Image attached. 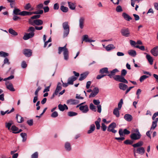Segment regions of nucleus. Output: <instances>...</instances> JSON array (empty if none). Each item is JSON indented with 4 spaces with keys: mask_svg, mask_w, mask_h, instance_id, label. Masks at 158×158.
I'll return each instance as SVG.
<instances>
[{
    "mask_svg": "<svg viewBox=\"0 0 158 158\" xmlns=\"http://www.w3.org/2000/svg\"><path fill=\"white\" fill-rule=\"evenodd\" d=\"M62 87L61 86V84L60 82H59L58 83L57 86L56 87V89L55 92H56V93L58 94L59 92L61 89Z\"/></svg>",
    "mask_w": 158,
    "mask_h": 158,
    "instance_id": "nucleus-32",
    "label": "nucleus"
},
{
    "mask_svg": "<svg viewBox=\"0 0 158 158\" xmlns=\"http://www.w3.org/2000/svg\"><path fill=\"white\" fill-rule=\"evenodd\" d=\"M27 64H26L25 61H23L22 62L21 64V66L23 68H25L27 67Z\"/></svg>",
    "mask_w": 158,
    "mask_h": 158,
    "instance_id": "nucleus-56",
    "label": "nucleus"
},
{
    "mask_svg": "<svg viewBox=\"0 0 158 158\" xmlns=\"http://www.w3.org/2000/svg\"><path fill=\"white\" fill-rule=\"evenodd\" d=\"M101 125H102L101 127L103 131H105L107 128L106 126L103 123H102Z\"/></svg>",
    "mask_w": 158,
    "mask_h": 158,
    "instance_id": "nucleus-57",
    "label": "nucleus"
},
{
    "mask_svg": "<svg viewBox=\"0 0 158 158\" xmlns=\"http://www.w3.org/2000/svg\"><path fill=\"white\" fill-rule=\"evenodd\" d=\"M100 73H109L108 69L106 67L104 68L100 69Z\"/></svg>",
    "mask_w": 158,
    "mask_h": 158,
    "instance_id": "nucleus-36",
    "label": "nucleus"
},
{
    "mask_svg": "<svg viewBox=\"0 0 158 158\" xmlns=\"http://www.w3.org/2000/svg\"><path fill=\"white\" fill-rule=\"evenodd\" d=\"M59 8V5L57 3H55L54 4L53 6V9L55 10H58Z\"/></svg>",
    "mask_w": 158,
    "mask_h": 158,
    "instance_id": "nucleus-64",
    "label": "nucleus"
},
{
    "mask_svg": "<svg viewBox=\"0 0 158 158\" xmlns=\"http://www.w3.org/2000/svg\"><path fill=\"white\" fill-rule=\"evenodd\" d=\"M93 102L94 105H97V106L100 105V102L99 100L94 99Z\"/></svg>",
    "mask_w": 158,
    "mask_h": 158,
    "instance_id": "nucleus-54",
    "label": "nucleus"
},
{
    "mask_svg": "<svg viewBox=\"0 0 158 158\" xmlns=\"http://www.w3.org/2000/svg\"><path fill=\"white\" fill-rule=\"evenodd\" d=\"M58 116V113L56 111L53 112L51 115V116L52 118H56Z\"/></svg>",
    "mask_w": 158,
    "mask_h": 158,
    "instance_id": "nucleus-53",
    "label": "nucleus"
},
{
    "mask_svg": "<svg viewBox=\"0 0 158 158\" xmlns=\"http://www.w3.org/2000/svg\"><path fill=\"white\" fill-rule=\"evenodd\" d=\"M115 47L113 44H109L105 47L106 50L109 51L115 48Z\"/></svg>",
    "mask_w": 158,
    "mask_h": 158,
    "instance_id": "nucleus-26",
    "label": "nucleus"
},
{
    "mask_svg": "<svg viewBox=\"0 0 158 158\" xmlns=\"http://www.w3.org/2000/svg\"><path fill=\"white\" fill-rule=\"evenodd\" d=\"M5 124L6 127L9 130H10V127L12 124V121H10L9 123H6Z\"/></svg>",
    "mask_w": 158,
    "mask_h": 158,
    "instance_id": "nucleus-45",
    "label": "nucleus"
},
{
    "mask_svg": "<svg viewBox=\"0 0 158 158\" xmlns=\"http://www.w3.org/2000/svg\"><path fill=\"white\" fill-rule=\"evenodd\" d=\"M137 153L142 155L144 153L145 151L144 148L142 147L137 148Z\"/></svg>",
    "mask_w": 158,
    "mask_h": 158,
    "instance_id": "nucleus-29",
    "label": "nucleus"
},
{
    "mask_svg": "<svg viewBox=\"0 0 158 158\" xmlns=\"http://www.w3.org/2000/svg\"><path fill=\"white\" fill-rule=\"evenodd\" d=\"M66 44L63 47H59L58 48V54H60L62 51H63L64 59L65 60H68L69 59V52L67 48H66Z\"/></svg>",
    "mask_w": 158,
    "mask_h": 158,
    "instance_id": "nucleus-2",
    "label": "nucleus"
},
{
    "mask_svg": "<svg viewBox=\"0 0 158 158\" xmlns=\"http://www.w3.org/2000/svg\"><path fill=\"white\" fill-rule=\"evenodd\" d=\"M123 103V100L122 99H120L119 102L118 104V107L117 108L118 109L120 110L121 108L122 105Z\"/></svg>",
    "mask_w": 158,
    "mask_h": 158,
    "instance_id": "nucleus-47",
    "label": "nucleus"
},
{
    "mask_svg": "<svg viewBox=\"0 0 158 158\" xmlns=\"http://www.w3.org/2000/svg\"><path fill=\"white\" fill-rule=\"evenodd\" d=\"M41 89V88L40 86H39L37 89L35 90V95L38 96V93L40 90Z\"/></svg>",
    "mask_w": 158,
    "mask_h": 158,
    "instance_id": "nucleus-62",
    "label": "nucleus"
},
{
    "mask_svg": "<svg viewBox=\"0 0 158 158\" xmlns=\"http://www.w3.org/2000/svg\"><path fill=\"white\" fill-rule=\"evenodd\" d=\"M133 142L130 140L127 139L124 142V143L126 144H132Z\"/></svg>",
    "mask_w": 158,
    "mask_h": 158,
    "instance_id": "nucleus-51",
    "label": "nucleus"
},
{
    "mask_svg": "<svg viewBox=\"0 0 158 158\" xmlns=\"http://www.w3.org/2000/svg\"><path fill=\"white\" fill-rule=\"evenodd\" d=\"M95 127L94 124H91L90 127L89 129L87 131L88 134H90L92 133L95 130Z\"/></svg>",
    "mask_w": 158,
    "mask_h": 158,
    "instance_id": "nucleus-27",
    "label": "nucleus"
},
{
    "mask_svg": "<svg viewBox=\"0 0 158 158\" xmlns=\"http://www.w3.org/2000/svg\"><path fill=\"white\" fill-rule=\"evenodd\" d=\"M118 72L119 71L117 69H113L110 72V73L109 74L107 75L110 78H111L113 77V76L115 75V73H118Z\"/></svg>",
    "mask_w": 158,
    "mask_h": 158,
    "instance_id": "nucleus-18",
    "label": "nucleus"
},
{
    "mask_svg": "<svg viewBox=\"0 0 158 158\" xmlns=\"http://www.w3.org/2000/svg\"><path fill=\"white\" fill-rule=\"evenodd\" d=\"M124 118L128 122L131 121L133 118L132 116L129 114H126L124 116Z\"/></svg>",
    "mask_w": 158,
    "mask_h": 158,
    "instance_id": "nucleus-22",
    "label": "nucleus"
},
{
    "mask_svg": "<svg viewBox=\"0 0 158 158\" xmlns=\"http://www.w3.org/2000/svg\"><path fill=\"white\" fill-rule=\"evenodd\" d=\"M27 123L29 126H32L33 124V120L32 119L28 120L27 121Z\"/></svg>",
    "mask_w": 158,
    "mask_h": 158,
    "instance_id": "nucleus-63",
    "label": "nucleus"
},
{
    "mask_svg": "<svg viewBox=\"0 0 158 158\" xmlns=\"http://www.w3.org/2000/svg\"><path fill=\"white\" fill-rule=\"evenodd\" d=\"M143 143L142 141H139L138 142L133 144L132 146L134 148L140 147L143 145Z\"/></svg>",
    "mask_w": 158,
    "mask_h": 158,
    "instance_id": "nucleus-35",
    "label": "nucleus"
},
{
    "mask_svg": "<svg viewBox=\"0 0 158 158\" xmlns=\"http://www.w3.org/2000/svg\"><path fill=\"white\" fill-rule=\"evenodd\" d=\"M77 113L73 111H69L68 113V115L69 116L72 117L77 115Z\"/></svg>",
    "mask_w": 158,
    "mask_h": 158,
    "instance_id": "nucleus-43",
    "label": "nucleus"
},
{
    "mask_svg": "<svg viewBox=\"0 0 158 158\" xmlns=\"http://www.w3.org/2000/svg\"><path fill=\"white\" fill-rule=\"evenodd\" d=\"M116 10L117 12H120L123 11V9L121 7V6H118L116 9Z\"/></svg>",
    "mask_w": 158,
    "mask_h": 158,
    "instance_id": "nucleus-50",
    "label": "nucleus"
},
{
    "mask_svg": "<svg viewBox=\"0 0 158 158\" xmlns=\"http://www.w3.org/2000/svg\"><path fill=\"white\" fill-rule=\"evenodd\" d=\"M127 71L125 69H122L121 71V75L123 77L125 76L127 74Z\"/></svg>",
    "mask_w": 158,
    "mask_h": 158,
    "instance_id": "nucleus-52",
    "label": "nucleus"
},
{
    "mask_svg": "<svg viewBox=\"0 0 158 158\" xmlns=\"http://www.w3.org/2000/svg\"><path fill=\"white\" fill-rule=\"evenodd\" d=\"M59 109L61 111H64L65 109L68 110V106L65 104L63 105L60 104L58 105Z\"/></svg>",
    "mask_w": 158,
    "mask_h": 158,
    "instance_id": "nucleus-17",
    "label": "nucleus"
},
{
    "mask_svg": "<svg viewBox=\"0 0 158 158\" xmlns=\"http://www.w3.org/2000/svg\"><path fill=\"white\" fill-rule=\"evenodd\" d=\"M116 127V123L114 122L112 123L108 127L107 131L109 132H111L113 133H115L117 132V131L114 129Z\"/></svg>",
    "mask_w": 158,
    "mask_h": 158,
    "instance_id": "nucleus-6",
    "label": "nucleus"
},
{
    "mask_svg": "<svg viewBox=\"0 0 158 158\" xmlns=\"http://www.w3.org/2000/svg\"><path fill=\"white\" fill-rule=\"evenodd\" d=\"M141 137V135L139 132L138 134L133 133L131 134L130 135L131 139L133 140H138L140 139Z\"/></svg>",
    "mask_w": 158,
    "mask_h": 158,
    "instance_id": "nucleus-8",
    "label": "nucleus"
},
{
    "mask_svg": "<svg viewBox=\"0 0 158 158\" xmlns=\"http://www.w3.org/2000/svg\"><path fill=\"white\" fill-rule=\"evenodd\" d=\"M79 101L77 100L71 99H69L67 101V103L70 105H76L78 104Z\"/></svg>",
    "mask_w": 158,
    "mask_h": 158,
    "instance_id": "nucleus-11",
    "label": "nucleus"
},
{
    "mask_svg": "<svg viewBox=\"0 0 158 158\" xmlns=\"http://www.w3.org/2000/svg\"><path fill=\"white\" fill-rule=\"evenodd\" d=\"M62 26L64 30L63 34V37L65 38L67 36L69 32V26L68 22H65L62 24Z\"/></svg>",
    "mask_w": 158,
    "mask_h": 158,
    "instance_id": "nucleus-3",
    "label": "nucleus"
},
{
    "mask_svg": "<svg viewBox=\"0 0 158 158\" xmlns=\"http://www.w3.org/2000/svg\"><path fill=\"white\" fill-rule=\"evenodd\" d=\"M90 109L92 111L96 112V106L94 105L92 103H91L89 105Z\"/></svg>",
    "mask_w": 158,
    "mask_h": 158,
    "instance_id": "nucleus-44",
    "label": "nucleus"
},
{
    "mask_svg": "<svg viewBox=\"0 0 158 158\" xmlns=\"http://www.w3.org/2000/svg\"><path fill=\"white\" fill-rule=\"evenodd\" d=\"M119 109L117 108H115L113 110V114L116 116L117 117H118L119 116Z\"/></svg>",
    "mask_w": 158,
    "mask_h": 158,
    "instance_id": "nucleus-33",
    "label": "nucleus"
},
{
    "mask_svg": "<svg viewBox=\"0 0 158 158\" xmlns=\"http://www.w3.org/2000/svg\"><path fill=\"white\" fill-rule=\"evenodd\" d=\"M144 54L146 55V58L149 62L150 64L151 65L152 64L153 60L152 57H151L150 55L146 53H145Z\"/></svg>",
    "mask_w": 158,
    "mask_h": 158,
    "instance_id": "nucleus-23",
    "label": "nucleus"
},
{
    "mask_svg": "<svg viewBox=\"0 0 158 158\" xmlns=\"http://www.w3.org/2000/svg\"><path fill=\"white\" fill-rule=\"evenodd\" d=\"M68 6L69 8L72 10H74L75 9L76 6L75 4L71 2H68Z\"/></svg>",
    "mask_w": 158,
    "mask_h": 158,
    "instance_id": "nucleus-34",
    "label": "nucleus"
},
{
    "mask_svg": "<svg viewBox=\"0 0 158 158\" xmlns=\"http://www.w3.org/2000/svg\"><path fill=\"white\" fill-rule=\"evenodd\" d=\"M136 48H138L142 51H144L145 50V47L143 46H139V45H136L135 46Z\"/></svg>",
    "mask_w": 158,
    "mask_h": 158,
    "instance_id": "nucleus-60",
    "label": "nucleus"
},
{
    "mask_svg": "<svg viewBox=\"0 0 158 158\" xmlns=\"http://www.w3.org/2000/svg\"><path fill=\"white\" fill-rule=\"evenodd\" d=\"M64 147L67 151H69L71 149L70 144L68 142H67L65 143Z\"/></svg>",
    "mask_w": 158,
    "mask_h": 158,
    "instance_id": "nucleus-30",
    "label": "nucleus"
},
{
    "mask_svg": "<svg viewBox=\"0 0 158 158\" xmlns=\"http://www.w3.org/2000/svg\"><path fill=\"white\" fill-rule=\"evenodd\" d=\"M23 53L26 56L29 57L32 55V51L30 49H25L24 50Z\"/></svg>",
    "mask_w": 158,
    "mask_h": 158,
    "instance_id": "nucleus-14",
    "label": "nucleus"
},
{
    "mask_svg": "<svg viewBox=\"0 0 158 158\" xmlns=\"http://www.w3.org/2000/svg\"><path fill=\"white\" fill-rule=\"evenodd\" d=\"M148 77V76L146 75H143L142 76H141L139 79V81L141 82H142L144 80L146 79Z\"/></svg>",
    "mask_w": 158,
    "mask_h": 158,
    "instance_id": "nucleus-48",
    "label": "nucleus"
},
{
    "mask_svg": "<svg viewBox=\"0 0 158 158\" xmlns=\"http://www.w3.org/2000/svg\"><path fill=\"white\" fill-rule=\"evenodd\" d=\"M31 7V5L30 3H28L26 4L25 6H24V8L26 10H29Z\"/></svg>",
    "mask_w": 158,
    "mask_h": 158,
    "instance_id": "nucleus-46",
    "label": "nucleus"
},
{
    "mask_svg": "<svg viewBox=\"0 0 158 158\" xmlns=\"http://www.w3.org/2000/svg\"><path fill=\"white\" fill-rule=\"evenodd\" d=\"M85 19V18L83 16L80 17L79 19V26L80 28L81 29L83 28L84 27Z\"/></svg>",
    "mask_w": 158,
    "mask_h": 158,
    "instance_id": "nucleus-10",
    "label": "nucleus"
},
{
    "mask_svg": "<svg viewBox=\"0 0 158 158\" xmlns=\"http://www.w3.org/2000/svg\"><path fill=\"white\" fill-rule=\"evenodd\" d=\"M13 14L15 15H19L20 14L21 10L20 9L18 8H15L13 10Z\"/></svg>",
    "mask_w": 158,
    "mask_h": 158,
    "instance_id": "nucleus-40",
    "label": "nucleus"
},
{
    "mask_svg": "<svg viewBox=\"0 0 158 158\" xmlns=\"http://www.w3.org/2000/svg\"><path fill=\"white\" fill-rule=\"evenodd\" d=\"M7 82L6 83V88L11 91H14L15 90V89L14 88L12 84L11 83H9Z\"/></svg>",
    "mask_w": 158,
    "mask_h": 158,
    "instance_id": "nucleus-15",
    "label": "nucleus"
},
{
    "mask_svg": "<svg viewBox=\"0 0 158 158\" xmlns=\"http://www.w3.org/2000/svg\"><path fill=\"white\" fill-rule=\"evenodd\" d=\"M16 118L18 123H22L24 121L23 118L18 114H16Z\"/></svg>",
    "mask_w": 158,
    "mask_h": 158,
    "instance_id": "nucleus-25",
    "label": "nucleus"
},
{
    "mask_svg": "<svg viewBox=\"0 0 158 158\" xmlns=\"http://www.w3.org/2000/svg\"><path fill=\"white\" fill-rule=\"evenodd\" d=\"M61 10L64 12H67L68 10V8L66 7H65L64 6H61L60 7Z\"/></svg>",
    "mask_w": 158,
    "mask_h": 158,
    "instance_id": "nucleus-41",
    "label": "nucleus"
},
{
    "mask_svg": "<svg viewBox=\"0 0 158 158\" xmlns=\"http://www.w3.org/2000/svg\"><path fill=\"white\" fill-rule=\"evenodd\" d=\"M28 22L30 24L34 27L35 26V25L40 26L42 25L43 23V21L40 19H36L34 20L29 19Z\"/></svg>",
    "mask_w": 158,
    "mask_h": 158,
    "instance_id": "nucleus-4",
    "label": "nucleus"
},
{
    "mask_svg": "<svg viewBox=\"0 0 158 158\" xmlns=\"http://www.w3.org/2000/svg\"><path fill=\"white\" fill-rule=\"evenodd\" d=\"M77 79V77L74 76H72L69 77L68 79V82L69 85H73V81H75Z\"/></svg>",
    "mask_w": 158,
    "mask_h": 158,
    "instance_id": "nucleus-24",
    "label": "nucleus"
},
{
    "mask_svg": "<svg viewBox=\"0 0 158 158\" xmlns=\"http://www.w3.org/2000/svg\"><path fill=\"white\" fill-rule=\"evenodd\" d=\"M151 53L155 56L158 55V46H156L152 49L150 51Z\"/></svg>",
    "mask_w": 158,
    "mask_h": 158,
    "instance_id": "nucleus-12",
    "label": "nucleus"
},
{
    "mask_svg": "<svg viewBox=\"0 0 158 158\" xmlns=\"http://www.w3.org/2000/svg\"><path fill=\"white\" fill-rule=\"evenodd\" d=\"M40 17V15H34L31 17V18L30 19H31L32 20L33 19H36L39 18Z\"/></svg>",
    "mask_w": 158,
    "mask_h": 158,
    "instance_id": "nucleus-55",
    "label": "nucleus"
},
{
    "mask_svg": "<svg viewBox=\"0 0 158 158\" xmlns=\"http://www.w3.org/2000/svg\"><path fill=\"white\" fill-rule=\"evenodd\" d=\"M27 31L29 33L25 34L23 37V39L25 40H27L32 38L35 35V29L34 27H29Z\"/></svg>",
    "mask_w": 158,
    "mask_h": 158,
    "instance_id": "nucleus-1",
    "label": "nucleus"
},
{
    "mask_svg": "<svg viewBox=\"0 0 158 158\" xmlns=\"http://www.w3.org/2000/svg\"><path fill=\"white\" fill-rule=\"evenodd\" d=\"M114 79L116 81L125 83H128V81L124 77L121 75H116L113 77Z\"/></svg>",
    "mask_w": 158,
    "mask_h": 158,
    "instance_id": "nucleus-5",
    "label": "nucleus"
},
{
    "mask_svg": "<svg viewBox=\"0 0 158 158\" xmlns=\"http://www.w3.org/2000/svg\"><path fill=\"white\" fill-rule=\"evenodd\" d=\"M33 13L34 14H42L43 13V11L42 10H40L38 11H34Z\"/></svg>",
    "mask_w": 158,
    "mask_h": 158,
    "instance_id": "nucleus-58",
    "label": "nucleus"
},
{
    "mask_svg": "<svg viewBox=\"0 0 158 158\" xmlns=\"http://www.w3.org/2000/svg\"><path fill=\"white\" fill-rule=\"evenodd\" d=\"M119 88V89L123 91L125 90L128 88V86L127 85L123 83H120L118 84Z\"/></svg>",
    "mask_w": 158,
    "mask_h": 158,
    "instance_id": "nucleus-19",
    "label": "nucleus"
},
{
    "mask_svg": "<svg viewBox=\"0 0 158 158\" xmlns=\"http://www.w3.org/2000/svg\"><path fill=\"white\" fill-rule=\"evenodd\" d=\"M122 16L127 21H130V20L132 19V18L131 16L125 12L123 13Z\"/></svg>",
    "mask_w": 158,
    "mask_h": 158,
    "instance_id": "nucleus-21",
    "label": "nucleus"
},
{
    "mask_svg": "<svg viewBox=\"0 0 158 158\" xmlns=\"http://www.w3.org/2000/svg\"><path fill=\"white\" fill-rule=\"evenodd\" d=\"M89 74V72H85L82 74H81L79 80L80 81H82L86 78Z\"/></svg>",
    "mask_w": 158,
    "mask_h": 158,
    "instance_id": "nucleus-20",
    "label": "nucleus"
},
{
    "mask_svg": "<svg viewBox=\"0 0 158 158\" xmlns=\"http://www.w3.org/2000/svg\"><path fill=\"white\" fill-rule=\"evenodd\" d=\"M121 32L123 36L128 37L130 35V32L128 28H123L121 31Z\"/></svg>",
    "mask_w": 158,
    "mask_h": 158,
    "instance_id": "nucleus-7",
    "label": "nucleus"
},
{
    "mask_svg": "<svg viewBox=\"0 0 158 158\" xmlns=\"http://www.w3.org/2000/svg\"><path fill=\"white\" fill-rule=\"evenodd\" d=\"M128 54L133 57H135L136 55V52L135 51L133 50H131L128 51Z\"/></svg>",
    "mask_w": 158,
    "mask_h": 158,
    "instance_id": "nucleus-31",
    "label": "nucleus"
},
{
    "mask_svg": "<svg viewBox=\"0 0 158 158\" xmlns=\"http://www.w3.org/2000/svg\"><path fill=\"white\" fill-rule=\"evenodd\" d=\"M79 110L84 113H87L89 110V108L87 105L80 106L79 107Z\"/></svg>",
    "mask_w": 158,
    "mask_h": 158,
    "instance_id": "nucleus-13",
    "label": "nucleus"
},
{
    "mask_svg": "<svg viewBox=\"0 0 158 158\" xmlns=\"http://www.w3.org/2000/svg\"><path fill=\"white\" fill-rule=\"evenodd\" d=\"M9 32L14 36H16L18 35V33L12 28H10L8 31Z\"/></svg>",
    "mask_w": 158,
    "mask_h": 158,
    "instance_id": "nucleus-38",
    "label": "nucleus"
},
{
    "mask_svg": "<svg viewBox=\"0 0 158 158\" xmlns=\"http://www.w3.org/2000/svg\"><path fill=\"white\" fill-rule=\"evenodd\" d=\"M14 77V76L13 75H11L10 76L8 77L7 78H5L3 79V81H6L7 80H10L12 79H13Z\"/></svg>",
    "mask_w": 158,
    "mask_h": 158,
    "instance_id": "nucleus-61",
    "label": "nucleus"
},
{
    "mask_svg": "<svg viewBox=\"0 0 158 158\" xmlns=\"http://www.w3.org/2000/svg\"><path fill=\"white\" fill-rule=\"evenodd\" d=\"M31 158H38V153L37 152H35L34 153L32 154L31 156Z\"/></svg>",
    "mask_w": 158,
    "mask_h": 158,
    "instance_id": "nucleus-59",
    "label": "nucleus"
},
{
    "mask_svg": "<svg viewBox=\"0 0 158 158\" xmlns=\"http://www.w3.org/2000/svg\"><path fill=\"white\" fill-rule=\"evenodd\" d=\"M99 89L97 87H95L93 89L92 92L89 96V98L94 97H95L99 93Z\"/></svg>",
    "mask_w": 158,
    "mask_h": 158,
    "instance_id": "nucleus-9",
    "label": "nucleus"
},
{
    "mask_svg": "<svg viewBox=\"0 0 158 158\" xmlns=\"http://www.w3.org/2000/svg\"><path fill=\"white\" fill-rule=\"evenodd\" d=\"M83 40L86 42H94L95 41L94 40L89 39L87 35H85L83 36Z\"/></svg>",
    "mask_w": 158,
    "mask_h": 158,
    "instance_id": "nucleus-16",
    "label": "nucleus"
},
{
    "mask_svg": "<svg viewBox=\"0 0 158 158\" xmlns=\"http://www.w3.org/2000/svg\"><path fill=\"white\" fill-rule=\"evenodd\" d=\"M157 123L154 121L152 123V124L150 130H154L156 128L157 126Z\"/></svg>",
    "mask_w": 158,
    "mask_h": 158,
    "instance_id": "nucleus-49",
    "label": "nucleus"
},
{
    "mask_svg": "<svg viewBox=\"0 0 158 158\" xmlns=\"http://www.w3.org/2000/svg\"><path fill=\"white\" fill-rule=\"evenodd\" d=\"M20 136L22 137L23 139L22 141L24 142L26 140L27 135L26 133H21L20 134Z\"/></svg>",
    "mask_w": 158,
    "mask_h": 158,
    "instance_id": "nucleus-37",
    "label": "nucleus"
},
{
    "mask_svg": "<svg viewBox=\"0 0 158 158\" xmlns=\"http://www.w3.org/2000/svg\"><path fill=\"white\" fill-rule=\"evenodd\" d=\"M9 53L4 52L2 51H0V56L6 57L9 56Z\"/></svg>",
    "mask_w": 158,
    "mask_h": 158,
    "instance_id": "nucleus-39",
    "label": "nucleus"
},
{
    "mask_svg": "<svg viewBox=\"0 0 158 158\" xmlns=\"http://www.w3.org/2000/svg\"><path fill=\"white\" fill-rule=\"evenodd\" d=\"M10 130H11L12 131L13 133H14V132H16L19 130V129L15 126L13 125L12 126Z\"/></svg>",
    "mask_w": 158,
    "mask_h": 158,
    "instance_id": "nucleus-42",
    "label": "nucleus"
},
{
    "mask_svg": "<svg viewBox=\"0 0 158 158\" xmlns=\"http://www.w3.org/2000/svg\"><path fill=\"white\" fill-rule=\"evenodd\" d=\"M101 118H98L97 120L95 121V123L96 127V129L97 130H99L100 128V123L101 122Z\"/></svg>",
    "mask_w": 158,
    "mask_h": 158,
    "instance_id": "nucleus-28",
    "label": "nucleus"
}]
</instances>
